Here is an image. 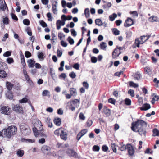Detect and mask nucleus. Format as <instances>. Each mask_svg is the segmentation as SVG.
<instances>
[{
  "mask_svg": "<svg viewBox=\"0 0 159 159\" xmlns=\"http://www.w3.org/2000/svg\"><path fill=\"white\" fill-rule=\"evenodd\" d=\"M143 126H146V123L142 120H137L136 121L132 123L131 128L134 132H136V129H138L137 131L139 134L141 136H145L146 131L145 129L143 128Z\"/></svg>",
  "mask_w": 159,
  "mask_h": 159,
  "instance_id": "f257e3e1",
  "label": "nucleus"
},
{
  "mask_svg": "<svg viewBox=\"0 0 159 159\" xmlns=\"http://www.w3.org/2000/svg\"><path fill=\"white\" fill-rule=\"evenodd\" d=\"M122 49V47H120L118 48V47H117L112 52V58L115 59L119 57V55L121 53L120 50Z\"/></svg>",
  "mask_w": 159,
  "mask_h": 159,
  "instance_id": "f03ea898",
  "label": "nucleus"
},
{
  "mask_svg": "<svg viewBox=\"0 0 159 159\" xmlns=\"http://www.w3.org/2000/svg\"><path fill=\"white\" fill-rule=\"evenodd\" d=\"M67 155L70 157H73L75 158H78V154L75 151L72 149L68 148L66 151Z\"/></svg>",
  "mask_w": 159,
  "mask_h": 159,
  "instance_id": "7ed1b4c3",
  "label": "nucleus"
},
{
  "mask_svg": "<svg viewBox=\"0 0 159 159\" xmlns=\"http://www.w3.org/2000/svg\"><path fill=\"white\" fill-rule=\"evenodd\" d=\"M13 111L18 114H23L24 111L23 107L19 104L14 105L12 107Z\"/></svg>",
  "mask_w": 159,
  "mask_h": 159,
  "instance_id": "20e7f679",
  "label": "nucleus"
},
{
  "mask_svg": "<svg viewBox=\"0 0 159 159\" xmlns=\"http://www.w3.org/2000/svg\"><path fill=\"white\" fill-rule=\"evenodd\" d=\"M0 111L2 113L9 115L11 111V110L9 106H3L1 107Z\"/></svg>",
  "mask_w": 159,
  "mask_h": 159,
  "instance_id": "39448f33",
  "label": "nucleus"
},
{
  "mask_svg": "<svg viewBox=\"0 0 159 159\" xmlns=\"http://www.w3.org/2000/svg\"><path fill=\"white\" fill-rule=\"evenodd\" d=\"M129 146L127 147L128 154L130 157H133L135 152V150L132 145L129 144Z\"/></svg>",
  "mask_w": 159,
  "mask_h": 159,
  "instance_id": "423d86ee",
  "label": "nucleus"
},
{
  "mask_svg": "<svg viewBox=\"0 0 159 159\" xmlns=\"http://www.w3.org/2000/svg\"><path fill=\"white\" fill-rule=\"evenodd\" d=\"M23 73L24 75L26 80L27 81L28 83L30 85L33 84V82L32 80L30 79L29 76L28 75L25 69H23Z\"/></svg>",
  "mask_w": 159,
  "mask_h": 159,
  "instance_id": "0eeeda50",
  "label": "nucleus"
},
{
  "mask_svg": "<svg viewBox=\"0 0 159 159\" xmlns=\"http://www.w3.org/2000/svg\"><path fill=\"white\" fill-rule=\"evenodd\" d=\"M8 129L11 133V136L15 135L17 132V129L16 126L11 125L8 127Z\"/></svg>",
  "mask_w": 159,
  "mask_h": 159,
  "instance_id": "6e6552de",
  "label": "nucleus"
},
{
  "mask_svg": "<svg viewBox=\"0 0 159 159\" xmlns=\"http://www.w3.org/2000/svg\"><path fill=\"white\" fill-rule=\"evenodd\" d=\"M51 150V148L47 145H44L41 148V150L44 153L47 154L50 152Z\"/></svg>",
  "mask_w": 159,
  "mask_h": 159,
  "instance_id": "1a4fd4ad",
  "label": "nucleus"
},
{
  "mask_svg": "<svg viewBox=\"0 0 159 159\" xmlns=\"http://www.w3.org/2000/svg\"><path fill=\"white\" fill-rule=\"evenodd\" d=\"M2 133L4 134V137H6L8 138H11L12 136L11 133L10 132L8 128L6 129H4L2 130Z\"/></svg>",
  "mask_w": 159,
  "mask_h": 159,
  "instance_id": "9d476101",
  "label": "nucleus"
},
{
  "mask_svg": "<svg viewBox=\"0 0 159 159\" xmlns=\"http://www.w3.org/2000/svg\"><path fill=\"white\" fill-rule=\"evenodd\" d=\"M40 129L39 130V132L38 134V136L39 135L41 137H43L45 138H47V136L46 134L44 133V129L43 127V125L41 124L40 125Z\"/></svg>",
  "mask_w": 159,
  "mask_h": 159,
  "instance_id": "9b49d317",
  "label": "nucleus"
},
{
  "mask_svg": "<svg viewBox=\"0 0 159 159\" xmlns=\"http://www.w3.org/2000/svg\"><path fill=\"white\" fill-rule=\"evenodd\" d=\"M52 5V12L54 14H57V1L54 0H52L51 1Z\"/></svg>",
  "mask_w": 159,
  "mask_h": 159,
  "instance_id": "f8f14e48",
  "label": "nucleus"
},
{
  "mask_svg": "<svg viewBox=\"0 0 159 159\" xmlns=\"http://www.w3.org/2000/svg\"><path fill=\"white\" fill-rule=\"evenodd\" d=\"M133 24V20L130 18H128L124 23L125 27H129Z\"/></svg>",
  "mask_w": 159,
  "mask_h": 159,
  "instance_id": "ddd939ff",
  "label": "nucleus"
},
{
  "mask_svg": "<svg viewBox=\"0 0 159 159\" xmlns=\"http://www.w3.org/2000/svg\"><path fill=\"white\" fill-rule=\"evenodd\" d=\"M80 104V100L78 99H75L72 100L70 102V106H74L76 107H78Z\"/></svg>",
  "mask_w": 159,
  "mask_h": 159,
  "instance_id": "4468645a",
  "label": "nucleus"
},
{
  "mask_svg": "<svg viewBox=\"0 0 159 159\" xmlns=\"http://www.w3.org/2000/svg\"><path fill=\"white\" fill-rule=\"evenodd\" d=\"M60 136L62 140L64 141H66L67 140V133L65 129H63Z\"/></svg>",
  "mask_w": 159,
  "mask_h": 159,
  "instance_id": "2eb2a0df",
  "label": "nucleus"
},
{
  "mask_svg": "<svg viewBox=\"0 0 159 159\" xmlns=\"http://www.w3.org/2000/svg\"><path fill=\"white\" fill-rule=\"evenodd\" d=\"M145 41L146 40H145L144 42L143 40H135V42L132 46V48H135L136 47L139 48V45L143 44Z\"/></svg>",
  "mask_w": 159,
  "mask_h": 159,
  "instance_id": "dca6fc26",
  "label": "nucleus"
},
{
  "mask_svg": "<svg viewBox=\"0 0 159 159\" xmlns=\"http://www.w3.org/2000/svg\"><path fill=\"white\" fill-rule=\"evenodd\" d=\"M151 108L150 105L148 103H144L143 106L140 108L141 111H147Z\"/></svg>",
  "mask_w": 159,
  "mask_h": 159,
  "instance_id": "f3484780",
  "label": "nucleus"
},
{
  "mask_svg": "<svg viewBox=\"0 0 159 159\" xmlns=\"http://www.w3.org/2000/svg\"><path fill=\"white\" fill-rule=\"evenodd\" d=\"M53 122L56 125L59 126L61 124V119L60 118H56L53 120Z\"/></svg>",
  "mask_w": 159,
  "mask_h": 159,
  "instance_id": "a211bd4d",
  "label": "nucleus"
},
{
  "mask_svg": "<svg viewBox=\"0 0 159 159\" xmlns=\"http://www.w3.org/2000/svg\"><path fill=\"white\" fill-rule=\"evenodd\" d=\"M35 62V61L34 59H28L27 61L28 66L29 68H33L34 66Z\"/></svg>",
  "mask_w": 159,
  "mask_h": 159,
  "instance_id": "6ab92c4d",
  "label": "nucleus"
},
{
  "mask_svg": "<svg viewBox=\"0 0 159 159\" xmlns=\"http://www.w3.org/2000/svg\"><path fill=\"white\" fill-rule=\"evenodd\" d=\"M65 22L63 21H61L59 20H57L56 23L57 29L59 30L61 28V26H63L65 24Z\"/></svg>",
  "mask_w": 159,
  "mask_h": 159,
  "instance_id": "aec40b11",
  "label": "nucleus"
},
{
  "mask_svg": "<svg viewBox=\"0 0 159 159\" xmlns=\"http://www.w3.org/2000/svg\"><path fill=\"white\" fill-rule=\"evenodd\" d=\"M103 111L107 116H108L111 115L110 110L109 109L107 108V107H104Z\"/></svg>",
  "mask_w": 159,
  "mask_h": 159,
  "instance_id": "412c9836",
  "label": "nucleus"
},
{
  "mask_svg": "<svg viewBox=\"0 0 159 159\" xmlns=\"http://www.w3.org/2000/svg\"><path fill=\"white\" fill-rule=\"evenodd\" d=\"M2 21L3 24V28H4V25H7L9 23V20L8 18L6 17H3L2 18Z\"/></svg>",
  "mask_w": 159,
  "mask_h": 159,
  "instance_id": "4be33fe9",
  "label": "nucleus"
},
{
  "mask_svg": "<svg viewBox=\"0 0 159 159\" xmlns=\"http://www.w3.org/2000/svg\"><path fill=\"white\" fill-rule=\"evenodd\" d=\"M6 87L8 90L10 91L13 87H14V85L11 84L10 82L7 81L6 83Z\"/></svg>",
  "mask_w": 159,
  "mask_h": 159,
  "instance_id": "5701e85b",
  "label": "nucleus"
},
{
  "mask_svg": "<svg viewBox=\"0 0 159 159\" xmlns=\"http://www.w3.org/2000/svg\"><path fill=\"white\" fill-rule=\"evenodd\" d=\"M63 129L62 128H60L56 130L54 132V134L57 136H60Z\"/></svg>",
  "mask_w": 159,
  "mask_h": 159,
  "instance_id": "b1692460",
  "label": "nucleus"
},
{
  "mask_svg": "<svg viewBox=\"0 0 159 159\" xmlns=\"http://www.w3.org/2000/svg\"><path fill=\"white\" fill-rule=\"evenodd\" d=\"M46 122L48 127L51 128L52 127V124L51 121V119L49 117L47 118Z\"/></svg>",
  "mask_w": 159,
  "mask_h": 159,
  "instance_id": "393cba45",
  "label": "nucleus"
},
{
  "mask_svg": "<svg viewBox=\"0 0 159 159\" xmlns=\"http://www.w3.org/2000/svg\"><path fill=\"white\" fill-rule=\"evenodd\" d=\"M20 57L21 60V64L23 66V68H25L26 66V63L24 56L23 54H20Z\"/></svg>",
  "mask_w": 159,
  "mask_h": 159,
  "instance_id": "a878e982",
  "label": "nucleus"
},
{
  "mask_svg": "<svg viewBox=\"0 0 159 159\" xmlns=\"http://www.w3.org/2000/svg\"><path fill=\"white\" fill-rule=\"evenodd\" d=\"M134 76L135 79L138 80L140 79L141 77V75L140 73L138 71L134 74Z\"/></svg>",
  "mask_w": 159,
  "mask_h": 159,
  "instance_id": "bb28decb",
  "label": "nucleus"
},
{
  "mask_svg": "<svg viewBox=\"0 0 159 159\" xmlns=\"http://www.w3.org/2000/svg\"><path fill=\"white\" fill-rule=\"evenodd\" d=\"M70 93L72 96H75L76 95L77 92L76 89L74 88H71L69 90Z\"/></svg>",
  "mask_w": 159,
  "mask_h": 159,
  "instance_id": "cd10ccee",
  "label": "nucleus"
},
{
  "mask_svg": "<svg viewBox=\"0 0 159 159\" xmlns=\"http://www.w3.org/2000/svg\"><path fill=\"white\" fill-rule=\"evenodd\" d=\"M28 127H29V126L27 125L25 123L22 124L20 126V129L22 132L24 131Z\"/></svg>",
  "mask_w": 159,
  "mask_h": 159,
  "instance_id": "c85d7f7f",
  "label": "nucleus"
},
{
  "mask_svg": "<svg viewBox=\"0 0 159 159\" xmlns=\"http://www.w3.org/2000/svg\"><path fill=\"white\" fill-rule=\"evenodd\" d=\"M7 74L5 71L3 70H0V77L5 78L7 76Z\"/></svg>",
  "mask_w": 159,
  "mask_h": 159,
  "instance_id": "c756f323",
  "label": "nucleus"
},
{
  "mask_svg": "<svg viewBox=\"0 0 159 159\" xmlns=\"http://www.w3.org/2000/svg\"><path fill=\"white\" fill-rule=\"evenodd\" d=\"M95 22L96 25L99 26H101L103 25L101 20L100 19H97L95 20Z\"/></svg>",
  "mask_w": 159,
  "mask_h": 159,
  "instance_id": "7c9ffc66",
  "label": "nucleus"
},
{
  "mask_svg": "<svg viewBox=\"0 0 159 159\" xmlns=\"http://www.w3.org/2000/svg\"><path fill=\"white\" fill-rule=\"evenodd\" d=\"M24 152L23 150L18 149L17 152V154L19 157H22L24 154Z\"/></svg>",
  "mask_w": 159,
  "mask_h": 159,
  "instance_id": "2f4dec72",
  "label": "nucleus"
},
{
  "mask_svg": "<svg viewBox=\"0 0 159 159\" xmlns=\"http://www.w3.org/2000/svg\"><path fill=\"white\" fill-rule=\"evenodd\" d=\"M129 145H130L129 143L127 144L126 145L123 144L121 147H119V149L121 151H125L126 149H127V147Z\"/></svg>",
  "mask_w": 159,
  "mask_h": 159,
  "instance_id": "473e14b6",
  "label": "nucleus"
},
{
  "mask_svg": "<svg viewBox=\"0 0 159 159\" xmlns=\"http://www.w3.org/2000/svg\"><path fill=\"white\" fill-rule=\"evenodd\" d=\"M152 132L153 133V136H159V131L157 129H154L153 130Z\"/></svg>",
  "mask_w": 159,
  "mask_h": 159,
  "instance_id": "72a5a7b5",
  "label": "nucleus"
},
{
  "mask_svg": "<svg viewBox=\"0 0 159 159\" xmlns=\"http://www.w3.org/2000/svg\"><path fill=\"white\" fill-rule=\"evenodd\" d=\"M31 132V130L29 127H28L22 132L25 135H29Z\"/></svg>",
  "mask_w": 159,
  "mask_h": 159,
  "instance_id": "f704fd0d",
  "label": "nucleus"
},
{
  "mask_svg": "<svg viewBox=\"0 0 159 159\" xmlns=\"http://www.w3.org/2000/svg\"><path fill=\"white\" fill-rule=\"evenodd\" d=\"M149 20L151 22H157L158 21V19L157 16H152L149 18Z\"/></svg>",
  "mask_w": 159,
  "mask_h": 159,
  "instance_id": "c9c22d12",
  "label": "nucleus"
},
{
  "mask_svg": "<svg viewBox=\"0 0 159 159\" xmlns=\"http://www.w3.org/2000/svg\"><path fill=\"white\" fill-rule=\"evenodd\" d=\"M38 58L41 61H43L44 58V54L42 52H39L38 53Z\"/></svg>",
  "mask_w": 159,
  "mask_h": 159,
  "instance_id": "e433bc0d",
  "label": "nucleus"
},
{
  "mask_svg": "<svg viewBox=\"0 0 159 159\" xmlns=\"http://www.w3.org/2000/svg\"><path fill=\"white\" fill-rule=\"evenodd\" d=\"M117 16V15L115 13H113L112 15H110L109 16L110 20L111 21H113Z\"/></svg>",
  "mask_w": 159,
  "mask_h": 159,
  "instance_id": "4c0bfd02",
  "label": "nucleus"
},
{
  "mask_svg": "<svg viewBox=\"0 0 159 159\" xmlns=\"http://www.w3.org/2000/svg\"><path fill=\"white\" fill-rule=\"evenodd\" d=\"M84 14L86 18L90 17L89 10L88 8H86L85 9Z\"/></svg>",
  "mask_w": 159,
  "mask_h": 159,
  "instance_id": "58836bf2",
  "label": "nucleus"
},
{
  "mask_svg": "<svg viewBox=\"0 0 159 159\" xmlns=\"http://www.w3.org/2000/svg\"><path fill=\"white\" fill-rule=\"evenodd\" d=\"M111 148L112 149L113 152L115 153L116 152V145L114 143H111Z\"/></svg>",
  "mask_w": 159,
  "mask_h": 159,
  "instance_id": "ea45409f",
  "label": "nucleus"
},
{
  "mask_svg": "<svg viewBox=\"0 0 159 159\" xmlns=\"http://www.w3.org/2000/svg\"><path fill=\"white\" fill-rule=\"evenodd\" d=\"M93 122L92 120L89 119L86 123V125L88 127H90L92 125Z\"/></svg>",
  "mask_w": 159,
  "mask_h": 159,
  "instance_id": "a19ab883",
  "label": "nucleus"
},
{
  "mask_svg": "<svg viewBox=\"0 0 159 159\" xmlns=\"http://www.w3.org/2000/svg\"><path fill=\"white\" fill-rule=\"evenodd\" d=\"M129 85L130 87H133L135 88H137L138 87V85L135 83L133 81H129Z\"/></svg>",
  "mask_w": 159,
  "mask_h": 159,
  "instance_id": "79ce46f5",
  "label": "nucleus"
},
{
  "mask_svg": "<svg viewBox=\"0 0 159 159\" xmlns=\"http://www.w3.org/2000/svg\"><path fill=\"white\" fill-rule=\"evenodd\" d=\"M24 141L29 143H33L35 142V140L34 139H28L25 138L22 139Z\"/></svg>",
  "mask_w": 159,
  "mask_h": 159,
  "instance_id": "37998d69",
  "label": "nucleus"
},
{
  "mask_svg": "<svg viewBox=\"0 0 159 159\" xmlns=\"http://www.w3.org/2000/svg\"><path fill=\"white\" fill-rule=\"evenodd\" d=\"M131 101L130 99L126 98L125 100V104L127 106H129L131 104Z\"/></svg>",
  "mask_w": 159,
  "mask_h": 159,
  "instance_id": "c03bdc74",
  "label": "nucleus"
},
{
  "mask_svg": "<svg viewBox=\"0 0 159 159\" xmlns=\"http://www.w3.org/2000/svg\"><path fill=\"white\" fill-rule=\"evenodd\" d=\"M100 147L98 145H95L92 148L93 151L94 152H98L100 150Z\"/></svg>",
  "mask_w": 159,
  "mask_h": 159,
  "instance_id": "a18cd8bd",
  "label": "nucleus"
},
{
  "mask_svg": "<svg viewBox=\"0 0 159 159\" xmlns=\"http://www.w3.org/2000/svg\"><path fill=\"white\" fill-rule=\"evenodd\" d=\"M100 48L103 50H106L107 47L106 43L105 42H102L100 44Z\"/></svg>",
  "mask_w": 159,
  "mask_h": 159,
  "instance_id": "49530a36",
  "label": "nucleus"
},
{
  "mask_svg": "<svg viewBox=\"0 0 159 159\" xmlns=\"http://www.w3.org/2000/svg\"><path fill=\"white\" fill-rule=\"evenodd\" d=\"M32 130L34 135L36 137L38 136L39 130H38L37 128L35 127H33Z\"/></svg>",
  "mask_w": 159,
  "mask_h": 159,
  "instance_id": "de8ad7c7",
  "label": "nucleus"
},
{
  "mask_svg": "<svg viewBox=\"0 0 159 159\" xmlns=\"http://www.w3.org/2000/svg\"><path fill=\"white\" fill-rule=\"evenodd\" d=\"M113 34L115 35H118L120 34V31L116 28H114L112 30Z\"/></svg>",
  "mask_w": 159,
  "mask_h": 159,
  "instance_id": "09e8293b",
  "label": "nucleus"
},
{
  "mask_svg": "<svg viewBox=\"0 0 159 159\" xmlns=\"http://www.w3.org/2000/svg\"><path fill=\"white\" fill-rule=\"evenodd\" d=\"M28 99L26 98H24L21 100H19V102L20 103H25L27 102Z\"/></svg>",
  "mask_w": 159,
  "mask_h": 159,
  "instance_id": "8fccbe9b",
  "label": "nucleus"
},
{
  "mask_svg": "<svg viewBox=\"0 0 159 159\" xmlns=\"http://www.w3.org/2000/svg\"><path fill=\"white\" fill-rule=\"evenodd\" d=\"M7 61L8 64H11L14 62V60L13 58L9 57L7 58Z\"/></svg>",
  "mask_w": 159,
  "mask_h": 159,
  "instance_id": "3c124183",
  "label": "nucleus"
},
{
  "mask_svg": "<svg viewBox=\"0 0 159 159\" xmlns=\"http://www.w3.org/2000/svg\"><path fill=\"white\" fill-rule=\"evenodd\" d=\"M3 66H5L7 67V65L6 63L0 61V70L4 69L3 68Z\"/></svg>",
  "mask_w": 159,
  "mask_h": 159,
  "instance_id": "603ef678",
  "label": "nucleus"
},
{
  "mask_svg": "<svg viewBox=\"0 0 159 159\" xmlns=\"http://www.w3.org/2000/svg\"><path fill=\"white\" fill-rule=\"evenodd\" d=\"M88 130L86 129H84L82 130L79 133L82 136L85 135L87 132Z\"/></svg>",
  "mask_w": 159,
  "mask_h": 159,
  "instance_id": "864d4df0",
  "label": "nucleus"
},
{
  "mask_svg": "<svg viewBox=\"0 0 159 159\" xmlns=\"http://www.w3.org/2000/svg\"><path fill=\"white\" fill-rule=\"evenodd\" d=\"M25 57L27 58L30 57L31 56V53L28 51H25Z\"/></svg>",
  "mask_w": 159,
  "mask_h": 159,
  "instance_id": "5fc2aeb1",
  "label": "nucleus"
},
{
  "mask_svg": "<svg viewBox=\"0 0 159 159\" xmlns=\"http://www.w3.org/2000/svg\"><path fill=\"white\" fill-rule=\"evenodd\" d=\"M23 24L26 25H28L30 24V21L29 20L27 19H25L23 20Z\"/></svg>",
  "mask_w": 159,
  "mask_h": 159,
  "instance_id": "6e6d98bb",
  "label": "nucleus"
},
{
  "mask_svg": "<svg viewBox=\"0 0 159 159\" xmlns=\"http://www.w3.org/2000/svg\"><path fill=\"white\" fill-rule=\"evenodd\" d=\"M7 8V7L6 4H3L1 5V6H0V9L1 10L4 11L6 10Z\"/></svg>",
  "mask_w": 159,
  "mask_h": 159,
  "instance_id": "4d7b16f0",
  "label": "nucleus"
},
{
  "mask_svg": "<svg viewBox=\"0 0 159 159\" xmlns=\"http://www.w3.org/2000/svg\"><path fill=\"white\" fill-rule=\"evenodd\" d=\"M150 36L147 35H144L143 36H141L140 37L141 40H143V39L145 40H148Z\"/></svg>",
  "mask_w": 159,
  "mask_h": 159,
  "instance_id": "13d9d810",
  "label": "nucleus"
},
{
  "mask_svg": "<svg viewBox=\"0 0 159 159\" xmlns=\"http://www.w3.org/2000/svg\"><path fill=\"white\" fill-rule=\"evenodd\" d=\"M108 102L109 103H111L113 104H115L116 102V100L114 99L111 98L108 99Z\"/></svg>",
  "mask_w": 159,
  "mask_h": 159,
  "instance_id": "bf43d9fd",
  "label": "nucleus"
},
{
  "mask_svg": "<svg viewBox=\"0 0 159 159\" xmlns=\"http://www.w3.org/2000/svg\"><path fill=\"white\" fill-rule=\"evenodd\" d=\"M11 55V52L10 51H7L5 52L3 54V56L5 57H8Z\"/></svg>",
  "mask_w": 159,
  "mask_h": 159,
  "instance_id": "052dcab7",
  "label": "nucleus"
},
{
  "mask_svg": "<svg viewBox=\"0 0 159 159\" xmlns=\"http://www.w3.org/2000/svg\"><path fill=\"white\" fill-rule=\"evenodd\" d=\"M128 93L130 94L132 97H133L134 96V91L132 89H129L128 90Z\"/></svg>",
  "mask_w": 159,
  "mask_h": 159,
  "instance_id": "680f3d73",
  "label": "nucleus"
},
{
  "mask_svg": "<svg viewBox=\"0 0 159 159\" xmlns=\"http://www.w3.org/2000/svg\"><path fill=\"white\" fill-rule=\"evenodd\" d=\"M69 75V76L72 79L75 78L76 76L75 73L73 71H72L70 73Z\"/></svg>",
  "mask_w": 159,
  "mask_h": 159,
  "instance_id": "e2e57ef3",
  "label": "nucleus"
},
{
  "mask_svg": "<svg viewBox=\"0 0 159 159\" xmlns=\"http://www.w3.org/2000/svg\"><path fill=\"white\" fill-rule=\"evenodd\" d=\"M91 62L93 63H95L97 62V59L95 57H92L91 58Z\"/></svg>",
  "mask_w": 159,
  "mask_h": 159,
  "instance_id": "0e129e2a",
  "label": "nucleus"
},
{
  "mask_svg": "<svg viewBox=\"0 0 159 159\" xmlns=\"http://www.w3.org/2000/svg\"><path fill=\"white\" fill-rule=\"evenodd\" d=\"M26 31L27 32L29 36H31L32 35V33L31 32L30 29V27H28L26 29Z\"/></svg>",
  "mask_w": 159,
  "mask_h": 159,
  "instance_id": "69168bd1",
  "label": "nucleus"
},
{
  "mask_svg": "<svg viewBox=\"0 0 159 159\" xmlns=\"http://www.w3.org/2000/svg\"><path fill=\"white\" fill-rule=\"evenodd\" d=\"M79 117L80 119L82 120H84L85 118L84 114L82 112L80 113Z\"/></svg>",
  "mask_w": 159,
  "mask_h": 159,
  "instance_id": "338daca9",
  "label": "nucleus"
},
{
  "mask_svg": "<svg viewBox=\"0 0 159 159\" xmlns=\"http://www.w3.org/2000/svg\"><path fill=\"white\" fill-rule=\"evenodd\" d=\"M58 37L60 39H64L65 35L62 33H60L58 34Z\"/></svg>",
  "mask_w": 159,
  "mask_h": 159,
  "instance_id": "774afa93",
  "label": "nucleus"
}]
</instances>
